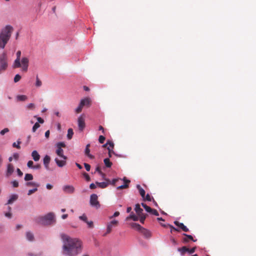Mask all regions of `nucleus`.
<instances>
[{
  "instance_id": "nucleus-62",
  "label": "nucleus",
  "mask_w": 256,
  "mask_h": 256,
  "mask_svg": "<svg viewBox=\"0 0 256 256\" xmlns=\"http://www.w3.org/2000/svg\"><path fill=\"white\" fill-rule=\"evenodd\" d=\"M107 149L108 150V156L110 158L112 156V153H114V152L112 150L110 147H108Z\"/></svg>"
},
{
  "instance_id": "nucleus-26",
  "label": "nucleus",
  "mask_w": 256,
  "mask_h": 256,
  "mask_svg": "<svg viewBox=\"0 0 256 256\" xmlns=\"http://www.w3.org/2000/svg\"><path fill=\"white\" fill-rule=\"evenodd\" d=\"M178 250L181 253V254L184 255L187 251L189 250V248L186 246H182L181 248H178Z\"/></svg>"
},
{
  "instance_id": "nucleus-19",
  "label": "nucleus",
  "mask_w": 256,
  "mask_h": 256,
  "mask_svg": "<svg viewBox=\"0 0 256 256\" xmlns=\"http://www.w3.org/2000/svg\"><path fill=\"white\" fill-rule=\"evenodd\" d=\"M124 180L126 182V184H124L118 186L117 188L118 190L126 188L128 187V184L130 182V180H126V178H124Z\"/></svg>"
},
{
  "instance_id": "nucleus-57",
  "label": "nucleus",
  "mask_w": 256,
  "mask_h": 256,
  "mask_svg": "<svg viewBox=\"0 0 256 256\" xmlns=\"http://www.w3.org/2000/svg\"><path fill=\"white\" fill-rule=\"evenodd\" d=\"M196 249V247H194L190 249L189 248V250L187 251V252L190 254H193L194 252Z\"/></svg>"
},
{
  "instance_id": "nucleus-42",
  "label": "nucleus",
  "mask_w": 256,
  "mask_h": 256,
  "mask_svg": "<svg viewBox=\"0 0 256 256\" xmlns=\"http://www.w3.org/2000/svg\"><path fill=\"white\" fill-rule=\"evenodd\" d=\"M144 200H147L150 202L152 200V199H154L152 198L151 196L149 194H147L146 196L144 198H143Z\"/></svg>"
},
{
  "instance_id": "nucleus-29",
  "label": "nucleus",
  "mask_w": 256,
  "mask_h": 256,
  "mask_svg": "<svg viewBox=\"0 0 256 256\" xmlns=\"http://www.w3.org/2000/svg\"><path fill=\"white\" fill-rule=\"evenodd\" d=\"M129 219H132L134 221L138 220V217L135 216L133 212L131 213L127 217L126 220H128Z\"/></svg>"
},
{
  "instance_id": "nucleus-45",
  "label": "nucleus",
  "mask_w": 256,
  "mask_h": 256,
  "mask_svg": "<svg viewBox=\"0 0 256 256\" xmlns=\"http://www.w3.org/2000/svg\"><path fill=\"white\" fill-rule=\"evenodd\" d=\"M38 188H33V189H32V190H30L28 192V196H30L32 194L35 192H36L38 190Z\"/></svg>"
},
{
  "instance_id": "nucleus-11",
  "label": "nucleus",
  "mask_w": 256,
  "mask_h": 256,
  "mask_svg": "<svg viewBox=\"0 0 256 256\" xmlns=\"http://www.w3.org/2000/svg\"><path fill=\"white\" fill-rule=\"evenodd\" d=\"M63 190L64 192L68 194H72L74 192V188L73 186L70 185L64 186L63 187Z\"/></svg>"
},
{
  "instance_id": "nucleus-59",
  "label": "nucleus",
  "mask_w": 256,
  "mask_h": 256,
  "mask_svg": "<svg viewBox=\"0 0 256 256\" xmlns=\"http://www.w3.org/2000/svg\"><path fill=\"white\" fill-rule=\"evenodd\" d=\"M86 223L88 224V228H92L94 226L93 222L92 221H87Z\"/></svg>"
},
{
  "instance_id": "nucleus-37",
  "label": "nucleus",
  "mask_w": 256,
  "mask_h": 256,
  "mask_svg": "<svg viewBox=\"0 0 256 256\" xmlns=\"http://www.w3.org/2000/svg\"><path fill=\"white\" fill-rule=\"evenodd\" d=\"M42 82L41 80L38 78V76H36V86L37 87H40L42 86Z\"/></svg>"
},
{
  "instance_id": "nucleus-23",
  "label": "nucleus",
  "mask_w": 256,
  "mask_h": 256,
  "mask_svg": "<svg viewBox=\"0 0 256 256\" xmlns=\"http://www.w3.org/2000/svg\"><path fill=\"white\" fill-rule=\"evenodd\" d=\"M96 184L100 188H106L108 186V182L106 181V182H96Z\"/></svg>"
},
{
  "instance_id": "nucleus-53",
  "label": "nucleus",
  "mask_w": 256,
  "mask_h": 256,
  "mask_svg": "<svg viewBox=\"0 0 256 256\" xmlns=\"http://www.w3.org/2000/svg\"><path fill=\"white\" fill-rule=\"evenodd\" d=\"M33 164L34 162L32 160H29L27 163V166L28 168H32L34 166Z\"/></svg>"
},
{
  "instance_id": "nucleus-64",
  "label": "nucleus",
  "mask_w": 256,
  "mask_h": 256,
  "mask_svg": "<svg viewBox=\"0 0 256 256\" xmlns=\"http://www.w3.org/2000/svg\"><path fill=\"white\" fill-rule=\"evenodd\" d=\"M41 168V166L40 164H37L36 165L34 166L32 168L34 169H40Z\"/></svg>"
},
{
  "instance_id": "nucleus-30",
  "label": "nucleus",
  "mask_w": 256,
  "mask_h": 256,
  "mask_svg": "<svg viewBox=\"0 0 256 256\" xmlns=\"http://www.w3.org/2000/svg\"><path fill=\"white\" fill-rule=\"evenodd\" d=\"M104 164L107 168L111 167L112 165V162H111L108 158H106L104 160Z\"/></svg>"
},
{
  "instance_id": "nucleus-9",
  "label": "nucleus",
  "mask_w": 256,
  "mask_h": 256,
  "mask_svg": "<svg viewBox=\"0 0 256 256\" xmlns=\"http://www.w3.org/2000/svg\"><path fill=\"white\" fill-rule=\"evenodd\" d=\"M16 58L14 60V62L13 64L14 68H18L21 67V64L20 62V56H21V52L20 50H18L16 52Z\"/></svg>"
},
{
  "instance_id": "nucleus-39",
  "label": "nucleus",
  "mask_w": 256,
  "mask_h": 256,
  "mask_svg": "<svg viewBox=\"0 0 256 256\" xmlns=\"http://www.w3.org/2000/svg\"><path fill=\"white\" fill-rule=\"evenodd\" d=\"M40 125L38 122L35 123V124H34V126H33L32 128V132H35L36 131V130L38 128H40Z\"/></svg>"
},
{
  "instance_id": "nucleus-16",
  "label": "nucleus",
  "mask_w": 256,
  "mask_h": 256,
  "mask_svg": "<svg viewBox=\"0 0 256 256\" xmlns=\"http://www.w3.org/2000/svg\"><path fill=\"white\" fill-rule=\"evenodd\" d=\"M66 160H60L58 158H56L54 160L59 167H62L66 164Z\"/></svg>"
},
{
  "instance_id": "nucleus-54",
  "label": "nucleus",
  "mask_w": 256,
  "mask_h": 256,
  "mask_svg": "<svg viewBox=\"0 0 256 256\" xmlns=\"http://www.w3.org/2000/svg\"><path fill=\"white\" fill-rule=\"evenodd\" d=\"M8 131H9L8 128H4V130H1V131H0V134H2V135H4V134L6 132H8Z\"/></svg>"
},
{
  "instance_id": "nucleus-49",
  "label": "nucleus",
  "mask_w": 256,
  "mask_h": 256,
  "mask_svg": "<svg viewBox=\"0 0 256 256\" xmlns=\"http://www.w3.org/2000/svg\"><path fill=\"white\" fill-rule=\"evenodd\" d=\"M12 184L14 188H18V182L16 180L12 182Z\"/></svg>"
},
{
  "instance_id": "nucleus-38",
  "label": "nucleus",
  "mask_w": 256,
  "mask_h": 256,
  "mask_svg": "<svg viewBox=\"0 0 256 256\" xmlns=\"http://www.w3.org/2000/svg\"><path fill=\"white\" fill-rule=\"evenodd\" d=\"M138 216L140 218V222H142V224H144V220L146 218V215L144 214H142L139 215Z\"/></svg>"
},
{
  "instance_id": "nucleus-34",
  "label": "nucleus",
  "mask_w": 256,
  "mask_h": 256,
  "mask_svg": "<svg viewBox=\"0 0 256 256\" xmlns=\"http://www.w3.org/2000/svg\"><path fill=\"white\" fill-rule=\"evenodd\" d=\"M20 144H21V141L20 140H18L17 141V144L16 142H14L13 143L12 146L14 148H16L18 149H20Z\"/></svg>"
},
{
  "instance_id": "nucleus-51",
  "label": "nucleus",
  "mask_w": 256,
  "mask_h": 256,
  "mask_svg": "<svg viewBox=\"0 0 256 256\" xmlns=\"http://www.w3.org/2000/svg\"><path fill=\"white\" fill-rule=\"evenodd\" d=\"M83 175L87 181L88 182V181L90 180V178L89 175L87 173L84 172Z\"/></svg>"
},
{
  "instance_id": "nucleus-24",
  "label": "nucleus",
  "mask_w": 256,
  "mask_h": 256,
  "mask_svg": "<svg viewBox=\"0 0 256 256\" xmlns=\"http://www.w3.org/2000/svg\"><path fill=\"white\" fill-rule=\"evenodd\" d=\"M132 226L136 229L142 232V230L144 228L140 225L136 223H132Z\"/></svg>"
},
{
  "instance_id": "nucleus-36",
  "label": "nucleus",
  "mask_w": 256,
  "mask_h": 256,
  "mask_svg": "<svg viewBox=\"0 0 256 256\" xmlns=\"http://www.w3.org/2000/svg\"><path fill=\"white\" fill-rule=\"evenodd\" d=\"M18 100L20 101H24L27 99V96L25 95H19L17 96Z\"/></svg>"
},
{
  "instance_id": "nucleus-50",
  "label": "nucleus",
  "mask_w": 256,
  "mask_h": 256,
  "mask_svg": "<svg viewBox=\"0 0 256 256\" xmlns=\"http://www.w3.org/2000/svg\"><path fill=\"white\" fill-rule=\"evenodd\" d=\"M150 213L154 216H158L159 215L158 211L154 209H152Z\"/></svg>"
},
{
  "instance_id": "nucleus-22",
  "label": "nucleus",
  "mask_w": 256,
  "mask_h": 256,
  "mask_svg": "<svg viewBox=\"0 0 256 256\" xmlns=\"http://www.w3.org/2000/svg\"><path fill=\"white\" fill-rule=\"evenodd\" d=\"M84 101V106H90L91 100L89 98H86L84 99H82L81 100L80 102Z\"/></svg>"
},
{
  "instance_id": "nucleus-61",
  "label": "nucleus",
  "mask_w": 256,
  "mask_h": 256,
  "mask_svg": "<svg viewBox=\"0 0 256 256\" xmlns=\"http://www.w3.org/2000/svg\"><path fill=\"white\" fill-rule=\"evenodd\" d=\"M120 215V212H116L113 216L110 217V219H112L114 217H116Z\"/></svg>"
},
{
  "instance_id": "nucleus-13",
  "label": "nucleus",
  "mask_w": 256,
  "mask_h": 256,
  "mask_svg": "<svg viewBox=\"0 0 256 256\" xmlns=\"http://www.w3.org/2000/svg\"><path fill=\"white\" fill-rule=\"evenodd\" d=\"M183 235L185 236V237L182 238V242L184 243H187L190 240H192L194 242L196 241V240H194L192 236L191 235H188L186 234H184Z\"/></svg>"
},
{
  "instance_id": "nucleus-44",
  "label": "nucleus",
  "mask_w": 256,
  "mask_h": 256,
  "mask_svg": "<svg viewBox=\"0 0 256 256\" xmlns=\"http://www.w3.org/2000/svg\"><path fill=\"white\" fill-rule=\"evenodd\" d=\"M20 78H21V76L20 74H16L14 78V82H18L20 80Z\"/></svg>"
},
{
  "instance_id": "nucleus-1",
  "label": "nucleus",
  "mask_w": 256,
  "mask_h": 256,
  "mask_svg": "<svg viewBox=\"0 0 256 256\" xmlns=\"http://www.w3.org/2000/svg\"><path fill=\"white\" fill-rule=\"evenodd\" d=\"M60 237L63 243L62 254L68 256H76L82 252V242L76 238H72L64 234Z\"/></svg>"
},
{
  "instance_id": "nucleus-21",
  "label": "nucleus",
  "mask_w": 256,
  "mask_h": 256,
  "mask_svg": "<svg viewBox=\"0 0 256 256\" xmlns=\"http://www.w3.org/2000/svg\"><path fill=\"white\" fill-rule=\"evenodd\" d=\"M135 210L138 216L142 214L143 212V210L140 208L139 204H136L135 207Z\"/></svg>"
},
{
  "instance_id": "nucleus-55",
  "label": "nucleus",
  "mask_w": 256,
  "mask_h": 256,
  "mask_svg": "<svg viewBox=\"0 0 256 256\" xmlns=\"http://www.w3.org/2000/svg\"><path fill=\"white\" fill-rule=\"evenodd\" d=\"M168 226L171 228V230H170V232H172V230H175V231H176V232H179V230L176 228H175L174 227L172 226V225H170V224H168Z\"/></svg>"
},
{
  "instance_id": "nucleus-31",
  "label": "nucleus",
  "mask_w": 256,
  "mask_h": 256,
  "mask_svg": "<svg viewBox=\"0 0 256 256\" xmlns=\"http://www.w3.org/2000/svg\"><path fill=\"white\" fill-rule=\"evenodd\" d=\"M142 233L146 238L150 236V232L144 228L142 230Z\"/></svg>"
},
{
  "instance_id": "nucleus-33",
  "label": "nucleus",
  "mask_w": 256,
  "mask_h": 256,
  "mask_svg": "<svg viewBox=\"0 0 256 256\" xmlns=\"http://www.w3.org/2000/svg\"><path fill=\"white\" fill-rule=\"evenodd\" d=\"M24 179L26 181L31 180L33 179V176L32 174H25Z\"/></svg>"
},
{
  "instance_id": "nucleus-56",
  "label": "nucleus",
  "mask_w": 256,
  "mask_h": 256,
  "mask_svg": "<svg viewBox=\"0 0 256 256\" xmlns=\"http://www.w3.org/2000/svg\"><path fill=\"white\" fill-rule=\"evenodd\" d=\"M84 167H85L86 170L88 172H89L90 170V166L89 164H86V163H84Z\"/></svg>"
},
{
  "instance_id": "nucleus-10",
  "label": "nucleus",
  "mask_w": 256,
  "mask_h": 256,
  "mask_svg": "<svg viewBox=\"0 0 256 256\" xmlns=\"http://www.w3.org/2000/svg\"><path fill=\"white\" fill-rule=\"evenodd\" d=\"M118 222L116 220H113L107 224L106 232L110 233L112 227L116 226L118 225Z\"/></svg>"
},
{
  "instance_id": "nucleus-2",
  "label": "nucleus",
  "mask_w": 256,
  "mask_h": 256,
  "mask_svg": "<svg viewBox=\"0 0 256 256\" xmlns=\"http://www.w3.org/2000/svg\"><path fill=\"white\" fill-rule=\"evenodd\" d=\"M12 30V27L10 25H7L1 30L0 32V48H4L10 38Z\"/></svg>"
},
{
  "instance_id": "nucleus-7",
  "label": "nucleus",
  "mask_w": 256,
  "mask_h": 256,
  "mask_svg": "<svg viewBox=\"0 0 256 256\" xmlns=\"http://www.w3.org/2000/svg\"><path fill=\"white\" fill-rule=\"evenodd\" d=\"M21 66L22 67V71L26 72L28 66L29 60L26 57H23L20 60Z\"/></svg>"
},
{
  "instance_id": "nucleus-25",
  "label": "nucleus",
  "mask_w": 256,
  "mask_h": 256,
  "mask_svg": "<svg viewBox=\"0 0 256 256\" xmlns=\"http://www.w3.org/2000/svg\"><path fill=\"white\" fill-rule=\"evenodd\" d=\"M84 101L80 102L78 106L76 109V112L77 114L80 113L82 112V108L84 107Z\"/></svg>"
},
{
  "instance_id": "nucleus-52",
  "label": "nucleus",
  "mask_w": 256,
  "mask_h": 256,
  "mask_svg": "<svg viewBox=\"0 0 256 256\" xmlns=\"http://www.w3.org/2000/svg\"><path fill=\"white\" fill-rule=\"evenodd\" d=\"M35 106L34 104L32 103L29 104L27 106V108L29 110H33Z\"/></svg>"
},
{
  "instance_id": "nucleus-60",
  "label": "nucleus",
  "mask_w": 256,
  "mask_h": 256,
  "mask_svg": "<svg viewBox=\"0 0 256 256\" xmlns=\"http://www.w3.org/2000/svg\"><path fill=\"white\" fill-rule=\"evenodd\" d=\"M16 172H18V174L20 177H21L23 175L22 172L18 168L16 169Z\"/></svg>"
},
{
  "instance_id": "nucleus-3",
  "label": "nucleus",
  "mask_w": 256,
  "mask_h": 256,
  "mask_svg": "<svg viewBox=\"0 0 256 256\" xmlns=\"http://www.w3.org/2000/svg\"><path fill=\"white\" fill-rule=\"evenodd\" d=\"M36 223L48 226L56 223V218L54 213L50 212L44 216H39L35 218Z\"/></svg>"
},
{
  "instance_id": "nucleus-17",
  "label": "nucleus",
  "mask_w": 256,
  "mask_h": 256,
  "mask_svg": "<svg viewBox=\"0 0 256 256\" xmlns=\"http://www.w3.org/2000/svg\"><path fill=\"white\" fill-rule=\"evenodd\" d=\"M90 146V144H88L86 146V148L85 149V154L89 158L91 159H93L94 158V156L90 154V150L89 148Z\"/></svg>"
},
{
  "instance_id": "nucleus-35",
  "label": "nucleus",
  "mask_w": 256,
  "mask_h": 256,
  "mask_svg": "<svg viewBox=\"0 0 256 256\" xmlns=\"http://www.w3.org/2000/svg\"><path fill=\"white\" fill-rule=\"evenodd\" d=\"M104 179L106 181H107V182H108V184H112V185H113V186H114V185L116 184V182L119 180V179H118V178H114V180H112V182H110L109 180H108V179H105L104 178Z\"/></svg>"
},
{
  "instance_id": "nucleus-28",
  "label": "nucleus",
  "mask_w": 256,
  "mask_h": 256,
  "mask_svg": "<svg viewBox=\"0 0 256 256\" xmlns=\"http://www.w3.org/2000/svg\"><path fill=\"white\" fill-rule=\"evenodd\" d=\"M26 236L27 240L30 241H32L34 240V236L33 234L30 232H27L26 234Z\"/></svg>"
},
{
  "instance_id": "nucleus-47",
  "label": "nucleus",
  "mask_w": 256,
  "mask_h": 256,
  "mask_svg": "<svg viewBox=\"0 0 256 256\" xmlns=\"http://www.w3.org/2000/svg\"><path fill=\"white\" fill-rule=\"evenodd\" d=\"M174 224H175V225L178 226L180 228H182L184 226V224L180 223V222H178V221H174Z\"/></svg>"
},
{
  "instance_id": "nucleus-8",
  "label": "nucleus",
  "mask_w": 256,
  "mask_h": 256,
  "mask_svg": "<svg viewBox=\"0 0 256 256\" xmlns=\"http://www.w3.org/2000/svg\"><path fill=\"white\" fill-rule=\"evenodd\" d=\"M78 122L79 130L81 132L83 131L86 126L85 120L83 115H81L78 118Z\"/></svg>"
},
{
  "instance_id": "nucleus-32",
  "label": "nucleus",
  "mask_w": 256,
  "mask_h": 256,
  "mask_svg": "<svg viewBox=\"0 0 256 256\" xmlns=\"http://www.w3.org/2000/svg\"><path fill=\"white\" fill-rule=\"evenodd\" d=\"M74 134L73 130L72 128H69L68 130L67 138L68 140H70Z\"/></svg>"
},
{
  "instance_id": "nucleus-27",
  "label": "nucleus",
  "mask_w": 256,
  "mask_h": 256,
  "mask_svg": "<svg viewBox=\"0 0 256 256\" xmlns=\"http://www.w3.org/2000/svg\"><path fill=\"white\" fill-rule=\"evenodd\" d=\"M26 185L27 186H34L36 188H38L40 186V184L35 182H26Z\"/></svg>"
},
{
  "instance_id": "nucleus-41",
  "label": "nucleus",
  "mask_w": 256,
  "mask_h": 256,
  "mask_svg": "<svg viewBox=\"0 0 256 256\" xmlns=\"http://www.w3.org/2000/svg\"><path fill=\"white\" fill-rule=\"evenodd\" d=\"M8 209L9 210V212H6L5 214V216H6V217H8L9 218H10L11 216H12V213L10 212L11 208L10 206H8Z\"/></svg>"
},
{
  "instance_id": "nucleus-40",
  "label": "nucleus",
  "mask_w": 256,
  "mask_h": 256,
  "mask_svg": "<svg viewBox=\"0 0 256 256\" xmlns=\"http://www.w3.org/2000/svg\"><path fill=\"white\" fill-rule=\"evenodd\" d=\"M79 218H80V220H82V221L84 222H87V221H88L87 217H86V214H82V216H79Z\"/></svg>"
},
{
  "instance_id": "nucleus-6",
  "label": "nucleus",
  "mask_w": 256,
  "mask_h": 256,
  "mask_svg": "<svg viewBox=\"0 0 256 256\" xmlns=\"http://www.w3.org/2000/svg\"><path fill=\"white\" fill-rule=\"evenodd\" d=\"M90 204L92 206L96 208H100V204L98 201V197L96 194H92L90 196Z\"/></svg>"
},
{
  "instance_id": "nucleus-20",
  "label": "nucleus",
  "mask_w": 256,
  "mask_h": 256,
  "mask_svg": "<svg viewBox=\"0 0 256 256\" xmlns=\"http://www.w3.org/2000/svg\"><path fill=\"white\" fill-rule=\"evenodd\" d=\"M136 188L139 191L140 194L142 196V198H144L145 196V190L141 187V186L139 184L136 186Z\"/></svg>"
},
{
  "instance_id": "nucleus-4",
  "label": "nucleus",
  "mask_w": 256,
  "mask_h": 256,
  "mask_svg": "<svg viewBox=\"0 0 256 256\" xmlns=\"http://www.w3.org/2000/svg\"><path fill=\"white\" fill-rule=\"evenodd\" d=\"M65 147L66 144L64 142H59L56 144L57 149L56 150V154L64 160H66L67 158L66 156L64 155V150L62 149V148Z\"/></svg>"
},
{
  "instance_id": "nucleus-48",
  "label": "nucleus",
  "mask_w": 256,
  "mask_h": 256,
  "mask_svg": "<svg viewBox=\"0 0 256 256\" xmlns=\"http://www.w3.org/2000/svg\"><path fill=\"white\" fill-rule=\"evenodd\" d=\"M105 139H106V138L104 136H99L98 141H99L100 143L103 144L104 142Z\"/></svg>"
},
{
  "instance_id": "nucleus-15",
  "label": "nucleus",
  "mask_w": 256,
  "mask_h": 256,
  "mask_svg": "<svg viewBox=\"0 0 256 256\" xmlns=\"http://www.w3.org/2000/svg\"><path fill=\"white\" fill-rule=\"evenodd\" d=\"M32 156L35 162H37L40 159V156L36 150H34L32 152Z\"/></svg>"
},
{
  "instance_id": "nucleus-5",
  "label": "nucleus",
  "mask_w": 256,
  "mask_h": 256,
  "mask_svg": "<svg viewBox=\"0 0 256 256\" xmlns=\"http://www.w3.org/2000/svg\"><path fill=\"white\" fill-rule=\"evenodd\" d=\"M8 67L7 58L5 52L0 56V73L2 71L5 70Z\"/></svg>"
},
{
  "instance_id": "nucleus-43",
  "label": "nucleus",
  "mask_w": 256,
  "mask_h": 256,
  "mask_svg": "<svg viewBox=\"0 0 256 256\" xmlns=\"http://www.w3.org/2000/svg\"><path fill=\"white\" fill-rule=\"evenodd\" d=\"M96 171L98 172L100 175H101L103 178H104V176H105V174L102 172L99 166H98L96 168Z\"/></svg>"
},
{
  "instance_id": "nucleus-63",
  "label": "nucleus",
  "mask_w": 256,
  "mask_h": 256,
  "mask_svg": "<svg viewBox=\"0 0 256 256\" xmlns=\"http://www.w3.org/2000/svg\"><path fill=\"white\" fill-rule=\"evenodd\" d=\"M184 232H188L189 231L188 228L184 225L181 228Z\"/></svg>"
},
{
  "instance_id": "nucleus-12",
  "label": "nucleus",
  "mask_w": 256,
  "mask_h": 256,
  "mask_svg": "<svg viewBox=\"0 0 256 256\" xmlns=\"http://www.w3.org/2000/svg\"><path fill=\"white\" fill-rule=\"evenodd\" d=\"M14 171V167L11 164H9L7 166V169L6 172V176L7 177H9L12 174Z\"/></svg>"
},
{
  "instance_id": "nucleus-46",
  "label": "nucleus",
  "mask_w": 256,
  "mask_h": 256,
  "mask_svg": "<svg viewBox=\"0 0 256 256\" xmlns=\"http://www.w3.org/2000/svg\"><path fill=\"white\" fill-rule=\"evenodd\" d=\"M108 147H110V148L112 150V149L114 148V142L112 141L108 140Z\"/></svg>"
},
{
  "instance_id": "nucleus-58",
  "label": "nucleus",
  "mask_w": 256,
  "mask_h": 256,
  "mask_svg": "<svg viewBox=\"0 0 256 256\" xmlns=\"http://www.w3.org/2000/svg\"><path fill=\"white\" fill-rule=\"evenodd\" d=\"M34 117L37 118V120L38 121V124H43L44 122V120L42 118L40 117H36V116H35Z\"/></svg>"
},
{
  "instance_id": "nucleus-14",
  "label": "nucleus",
  "mask_w": 256,
  "mask_h": 256,
  "mask_svg": "<svg viewBox=\"0 0 256 256\" xmlns=\"http://www.w3.org/2000/svg\"><path fill=\"white\" fill-rule=\"evenodd\" d=\"M50 161V156L46 155L43 160L44 164L46 170L49 169V164Z\"/></svg>"
},
{
  "instance_id": "nucleus-18",
  "label": "nucleus",
  "mask_w": 256,
  "mask_h": 256,
  "mask_svg": "<svg viewBox=\"0 0 256 256\" xmlns=\"http://www.w3.org/2000/svg\"><path fill=\"white\" fill-rule=\"evenodd\" d=\"M18 198V196L17 194H12L10 196V199L8 200L7 204H11L16 201Z\"/></svg>"
}]
</instances>
